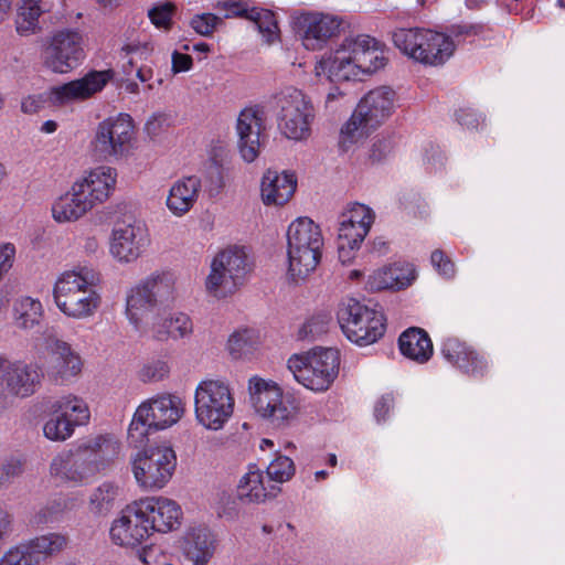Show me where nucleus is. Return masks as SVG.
<instances>
[{
    "label": "nucleus",
    "mask_w": 565,
    "mask_h": 565,
    "mask_svg": "<svg viewBox=\"0 0 565 565\" xmlns=\"http://www.w3.org/2000/svg\"><path fill=\"white\" fill-rule=\"evenodd\" d=\"M216 550V537L207 527L192 529L184 545L185 557L192 565H207Z\"/></svg>",
    "instance_id": "nucleus-29"
},
{
    "label": "nucleus",
    "mask_w": 565,
    "mask_h": 565,
    "mask_svg": "<svg viewBox=\"0 0 565 565\" xmlns=\"http://www.w3.org/2000/svg\"><path fill=\"white\" fill-rule=\"evenodd\" d=\"M148 524L154 532L167 533L180 525L182 511L173 500L168 498H147L138 501Z\"/></svg>",
    "instance_id": "nucleus-22"
},
{
    "label": "nucleus",
    "mask_w": 565,
    "mask_h": 565,
    "mask_svg": "<svg viewBox=\"0 0 565 565\" xmlns=\"http://www.w3.org/2000/svg\"><path fill=\"white\" fill-rule=\"evenodd\" d=\"M221 22V18L213 13H201L191 19L190 25L198 34L211 36Z\"/></svg>",
    "instance_id": "nucleus-53"
},
{
    "label": "nucleus",
    "mask_w": 565,
    "mask_h": 565,
    "mask_svg": "<svg viewBox=\"0 0 565 565\" xmlns=\"http://www.w3.org/2000/svg\"><path fill=\"white\" fill-rule=\"evenodd\" d=\"M119 493V488L111 481H104L89 495L88 508L95 514L108 513Z\"/></svg>",
    "instance_id": "nucleus-42"
},
{
    "label": "nucleus",
    "mask_w": 565,
    "mask_h": 565,
    "mask_svg": "<svg viewBox=\"0 0 565 565\" xmlns=\"http://www.w3.org/2000/svg\"><path fill=\"white\" fill-rule=\"evenodd\" d=\"M401 353L418 363L427 362L433 355V343L428 334L419 328H409L398 339Z\"/></svg>",
    "instance_id": "nucleus-34"
},
{
    "label": "nucleus",
    "mask_w": 565,
    "mask_h": 565,
    "mask_svg": "<svg viewBox=\"0 0 565 565\" xmlns=\"http://www.w3.org/2000/svg\"><path fill=\"white\" fill-rule=\"evenodd\" d=\"M153 50L150 43H128L122 47V51L129 54H140V56H147Z\"/></svg>",
    "instance_id": "nucleus-64"
},
{
    "label": "nucleus",
    "mask_w": 565,
    "mask_h": 565,
    "mask_svg": "<svg viewBox=\"0 0 565 565\" xmlns=\"http://www.w3.org/2000/svg\"><path fill=\"white\" fill-rule=\"evenodd\" d=\"M391 142L386 139L376 140L370 150L369 158L373 163L380 162L391 152Z\"/></svg>",
    "instance_id": "nucleus-60"
},
{
    "label": "nucleus",
    "mask_w": 565,
    "mask_h": 565,
    "mask_svg": "<svg viewBox=\"0 0 565 565\" xmlns=\"http://www.w3.org/2000/svg\"><path fill=\"white\" fill-rule=\"evenodd\" d=\"M52 408L54 413H61L74 423L75 426L86 425L89 422V408L87 404L77 396H63L55 401Z\"/></svg>",
    "instance_id": "nucleus-40"
},
{
    "label": "nucleus",
    "mask_w": 565,
    "mask_h": 565,
    "mask_svg": "<svg viewBox=\"0 0 565 565\" xmlns=\"http://www.w3.org/2000/svg\"><path fill=\"white\" fill-rule=\"evenodd\" d=\"M174 11L175 6L171 2H166L150 9L148 17L157 28L169 30L171 28Z\"/></svg>",
    "instance_id": "nucleus-51"
},
{
    "label": "nucleus",
    "mask_w": 565,
    "mask_h": 565,
    "mask_svg": "<svg viewBox=\"0 0 565 565\" xmlns=\"http://www.w3.org/2000/svg\"><path fill=\"white\" fill-rule=\"evenodd\" d=\"M93 209L89 200L72 185L70 192L60 196L52 205V215L56 222H74Z\"/></svg>",
    "instance_id": "nucleus-32"
},
{
    "label": "nucleus",
    "mask_w": 565,
    "mask_h": 565,
    "mask_svg": "<svg viewBox=\"0 0 565 565\" xmlns=\"http://www.w3.org/2000/svg\"><path fill=\"white\" fill-rule=\"evenodd\" d=\"M0 565H36V559L30 554L25 544L11 547L0 558Z\"/></svg>",
    "instance_id": "nucleus-50"
},
{
    "label": "nucleus",
    "mask_w": 565,
    "mask_h": 565,
    "mask_svg": "<svg viewBox=\"0 0 565 565\" xmlns=\"http://www.w3.org/2000/svg\"><path fill=\"white\" fill-rule=\"evenodd\" d=\"M43 316V307L39 299L23 296L13 302V320L18 328L32 329Z\"/></svg>",
    "instance_id": "nucleus-39"
},
{
    "label": "nucleus",
    "mask_w": 565,
    "mask_h": 565,
    "mask_svg": "<svg viewBox=\"0 0 565 565\" xmlns=\"http://www.w3.org/2000/svg\"><path fill=\"white\" fill-rule=\"evenodd\" d=\"M287 247H323L321 228L307 216L298 217L288 226Z\"/></svg>",
    "instance_id": "nucleus-33"
},
{
    "label": "nucleus",
    "mask_w": 565,
    "mask_h": 565,
    "mask_svg": "<svg viewBox=\"0 0 565 565\" xmlns=\"http://www.w3.org/2000/svg\"><path fill=\"white\" fill-rule=\"evenodd\" d=\"M254 332L248 329L235 331L227 341V349L234 359L252 353L255 344Z\"/></svg>",
    "instance_id": "nucleus-48"
},
{
    "label": "nucleus",
    "mask_w": 565,
    "mask_h": 565,
    "mask_svg": "<svg viewBox=\"0 0 565 565\" xmlns=\"http://www.w3.org/2000/svg\"><path fill=\"white\" fill-rule=\"evenodd\" d=\"M45 65L55 73H67L85 57L82 34L76 30L57 31L45 49Z\"/></svg>",
    "instance_id": "nucleus-16"
},
{
    "label": "nucleus",
    "mask_w": 565,
    "mask_h": 565,
    "mask_svg": "<svg viewBox=\"0 0 565 565\" xmlns=\"http://www.w3.org/2000/svg\"><path fill=\"white\" fill-rule=\"evenodd\" d=\"M50 472L54 477L75 484L89 483L102 473L79 444L55 456L51 462Z\"/></svg>",
    "instance_id": "nucleus-18"
},
{
    "label": "nucleus",
    "mask_w": 565,
    "mask_h": 565,
    "mask_svg": "<svg viewBox=\"0 0 565 565\" xmlns=\"http://www.w3.org/2000/svg\"><path fill=\"white\" fill-rule=\"evenodd\" d=\"M441 354L452 366L471 376H483L488 362L475 349L457 338H447L441 344Z\"/></svg>",
    "instance_id": "nucleus-21"
},
{
    "label": "nucleus",
    "mask_w": 565,
    "mask_h": 565,
    "mask_svg": "<svg viewBox=\"0 0 565 565\" xmlns=\"http://www.w3.org/2000/svg\"><path fill=\"white\" fill-rule=\"evenodd\" d=\"M41 3L42 0H23L15 19L18 33L28 34L39 28V18L44 12Z\"/></svg>",
    "instance_id": "nucleus-43"
},
{
    "label": "nucleus",
    "mask_w": 565,
    "mask_h": 565,
    "mask_svg": "<svg viewBox=\"0 0 565 565\" xmlns=\"http://www.w3.org/2000/svg\"><path fill=\"white\" fill-rule=\"evenodd\" d=\"M377 44L374 38L365 34L345 39L340 49L319 62L317 74H327L330 82L350 81L358 76L356 70L372 74L386 63Z\"/></svg>",
    "instance_id": "nucleus-1"
},
{
    "label": "nucleus",
    "mask_w": 565,
    "mask_h": 565,
    "mask_svg": "<svg viewBox=\"0 0 565 565\" xmlns=\"http://www.w3.org/2000/svg\"><path fill=\"white\" fill-rule=\"evenodd\" d=\"M172 72L178 74L181 72H188L193 66V60L190 55L174 51L171 56Z\"/></svg>",
    "instance_id": "nucleus-61"
},
{
    "label": "nucleus",
    "mask_w": 565,
    "mask_h": 565,
    "mask_svg": "<svg viewBox=\"0 0 565 565\" xmlns=\"http://www.w3.org/2000/svg\"><path fill=\"white\" fill-rule=\"evenodd\" d=\"M149 244V233L146 225L141 223L118 222L113 228L110 247H127L139 245L143 247Z\"/></svg>",
    "instance_id": "nucleus-36"
},
{
    "label": "nucleus",
    "mask_w": 565,
    "mask_h": 565,
    "mask_svg": "<svg viewBox=\"0 0 565 565\" xmlns=\"http://www.w3.org/2000/svg\"><path fill=\"white\" fill-rule=\"evenodd\" d=\"M64 508L65 504H62L61 502H54L53 504L41 509L34 516V523L42 525L56 521L57 514H60Z\"/></svg>",
    "instance_id": "nucleus-58"
},
{
    "label": "nucleus",
    "mask_w": 565,
    "mask_h": 565,
    "mask_svg": "<svg viewBox=\"0 0 565 565\" xmlns=\"http://www.w3.org/2000/svg\"><path fill=\"white\" fill-rule=\"evenodd\" d=\"M216 8L226 11L225 18H244L249 20L252 8L243 0L218 1Z\"/></svg>",
    "instance_id": "nucleus-55"
},
{
    "label": "nucleus",
    "mask_w": 565,
    "mask_h": 565,
    "mask_svg": "<svg viewBox=\"0 0 565 565\" xmlns=\"http://www.w3.org/2000/svg\"><path fill=\"white\" fill-rule=\"evenodd\" d=\"M430 262L441 277L446 279L454 278L456 274L455 264L443 249H435L431 253Z\"/></svg>",
    "instance_id": "nucleus-54"
},
{
    "label": "nucleus",
    "mask_w": 565,
    "mask_h": 565,
    "mask_svg": "<svg viewBox=\"0 0 565 565\" xmlns=\"http://www.w3.org/2000/svg\"><path fill=\"white\" fill-rule=\"evenodd\" d=\"M262 128L263 118L258 108L249 107L241 111L236 130L239 152L246 162H253L258 157Z\"/></svg>",
    "instance_id": "nucleus-24"
},
{
    "label": "nucleus",
    "mask_w": 565,
    "mask_h": 565,
    "mask_svg": "<svg viewBox=\"0 0 565 565\" xmlns=\"http://www.w3.org/2000/svg\"><path fill=\"white\" fill-rule=\"evenodd\" d=\"M249 20L254 22L258 32L268 44L278 38L279 28L273 11L260 8H252Z\"/></svg>",
    "instance_id": "nucleus-44"
},
{
    "label": "nucleus",
    "mask_w": 565,
    "mask_h": 565,
    "mask_svg": "<svg viewBox=\"0 0 565 565\" xmlns=\"http://www.w3.org/2000/svg\"><path fill=\"white\" fill-rule=\"evenodd\" d=\"M169 373L167 362L158 360L153 361L142 369V376L148 381H160Z\"/></svg>",
    "instance_id": "nucleus-59"
},
{
    "label": "nucleus",
    "mask_w": 565,
    "mask_h": 565,
    "mask_svg": "<svg viewBox=\"0 0 565 565\" xmlns=\"http://www.w3.org/2000/svg\"><path fill=\"white\" fill-rule=\"evenodd\" d=\"M83 362L81 356L72 350L71 345L63 341L55 343L49 374L55 381L65 382L82 372Z\"/></svg>",
    "instance_id": "nucleus-30"
},
{
    "label": "nucleus",
    "mask_w": 565,
    "mask_h": 565,
    "mask_svg": "<svg viewBox=\"0 0 565 565\" xmlns=\"http://www.w3.org/2000/svg\"><path fill=\"white\" fill-rule=\"evenodd\" d=\"M42 377L39 365L0 354V408L7 407L13 398L33 395Z\"/></svg>",
    "instance_id": "nucleus-14"
},
{
    "label": "nucleus",
    "mask_w": 565,
    "mask_h": 565,
    "mask_svg": "<svg viewBox=\"0 0 565 565\" xmlns=\"http://www.w3.org/2000/svg\"><path fill=\"white\" fill-rule=\"evenodd\" d=\"M201 189V180L195 177H186L178 180L170 189L167 206L175 215H183L194 205Z\"/></svg>",
    "instance_id": "nucleus-31"
},
{
    "label": "nucleus",
    "mask_w": 565,
    "mask_h": 565,
    "mask_svg": "<svg viewBox=\"0 0 565 565\" xmlns=\"http://www.w3.org/2000/svg\"><path fill=\"white\" fill-rule=\"evenodd\" d=\"M250 270L245 249H221L211 263L205 290L213 298L225 299L238 290Z\"/></svg>",
    "instance_id": "nucleus-9"
},
{
    "label": "nucleus",
    "mask_w": 565,
    "mask_h": 565,
    "mask_svg": "<svg viewBox=\"0 0 565 565\" xmlns=\"http://www.w3.org/2000/svg\"><path fill=\"white\" fill-rule=\"evenodd\" d=\"M100 274L92 266L77 265L63 271L53 286V299L57 308L65 306L75 295L84 288L98 286Z\"/></svg>",
    "instance_id": "nucleus-20"
},
{
    "label": "nucleus",
    "mask_w": 565,
    "mask_h": 565,
    "mask_svg": "<svg viewBox=\"0 0 565 565\" xmlns=\"http://www.w3.org/2000/svg\"><path fill=\"white\" fill-rule=\"evenodd\" d=\"M248 390L255 412L275 428L289 427L296 419L298 407L290 395L273 381L258 376L249 380Z\"/></svg>",
    "instance_id": "nucleus-8"
},
{
    "label": "nucleus",
    "mask_w": 565,
    "mask_h": 565,
    "mask_svg": "<svg viewBox=\"0 0 565 565\" xmlns=\"http://www.w3.org/2000/svg\"><path fill=\"white\" fill-rule=\"evenodd\" d=\"M392 41L402 53L431 66L445 64L455 51L448 35L424 28L397 29L392 33Z\"/></svg>",
    "instance_id": "nucleus-3"
},
{
    "label": "nucleus",
    "mask_w": 565,
    "mask_h": 565,
    "mask_svg": "<svg viewBox=\"0 0 565 565\" xmlns=\"http://www.w3.org/2000/svg\"><path fill=\"white\" fill-rule=\"evenodd\" d=\"M393 402L394 398L392 394H385L376 402L374 407V416L379 423L386 419V415L392 408Z\"/></svg>",
    "instance_id": "nucleus-62"
},
{
    "label": "nucleus",
    "mask_w": 565,
    "mask_h": 565,
    "mask_svg": "<svg viewBox=\"0 0 565 565\" xmlns=\"http://www.w3.org/2000/svg\"><path fill=\"white\" fill-rule=\"evenodd\" d=\"M193 331V324L190 317L183 312L173 313L166 318L162 322H154L152 327V335L159 341L168 338L182 339Z\"/></svg>",
    "instance_id": "nucleus-37"
},
{
    "label": "nucleus",
    "mask_w": 565,
    "mask_h": 565,
    "mask_svg": "<svg viewBox=\"0 0 565 565\" xmlns=\"http://www.w3.org/2000/svg\"><path fill=\"white\" fill-rule=\"evenodd\" d=\"M23 471L20 459L10 458L0 465V486H7L18 478Z\"/></svg>",
    "instance_id": "nucleus-56"
},
{
    "label": "nucleus",
    "mask_w": 565,
    "mask_h": 565,
    "mask_svg": "<svg viewBox=\"0 0 565 565\" xmlns=\"http://www.w3.org/2000/svg\"><path fill=\"white\" fill-rule=\"evenodd\" d=\"M280 490V486L270 480L265 482L264 472L256 465H249L247 472L238 481L237 497L248 503H262L275 498Z\"/></svg>",
    "instance_id": "nucleus-27"
},
{
    "label": "nucleus",
    "mask_w": 565,
    "mask_h": 565,
    "mask_svg": "<svg viewBox=\"0 0 565 565\" xmlns=\"http://www.w3.org/2000/svg\"><path fill=\"white\" fill-rule=\"evenodd\" d=\"M374 217L369 206L349 204L338 216V247H359L369 234Z\"/></svg>",
    "instance_id": "nucleus-19"
},
{
    "label": "nucleus",
    "mask_w": 565,
    "mask_h": 565,
    "mask_svg": "<svg viewBox=\"0 0 565 565\" xmlns=\"http://www.w3.org/2000/svg\"><path fill=\"white\" fill-rule=\"evenodd\" d=\"M67 544V537L60 533H49L38 536L25 543L30 554L36 559L39 564L41 558L51 556L61 552Z\"/></svg>",
    "instance_id": "nucleus-41"
},
{
    "label": "nucleus",
    "mask_w": 565,
    "mask_h": 565,
    "mask_svg": "<svg viewBox=\"0 0 565 565\" xmlns=\"http://www.w3.org/2000/svg\"><path fill=\"white\" fill-rule=\"evenodd\" d=\"M184 412L180 397L171 394L158 395L142 403L128 428V439L135 447L145 445L151 430L166 429L175 424Z\"/></svg>",
    "instance_id": "nucleus-5"
},
{
    "label": "nucleus",
    "mask_w": 565,
    "mask_h": 565,
    "mask_svg": "<svg viewBox=\"0 0 565 565\" xmlns=\"http://www.w3.org/2000/svg\"><path fill=\"white\" fill-rule=\"evenodd\" d=\"M278 126L281 132L292 140H303L310 136L315 109L311 100L295 87L282 89L277 96Z\"/></svg>",
    "instance_id": "nucleus-12"
},
{
    "label": "nucleus",
    "mask_w": 565,
    "mask_h": 565,
    "mask_svg": "<svg viewBox=\"0 0 565 565\" xmlns=\"http://www.w3.org/2000/svg\"><path fill=\"white\" fill-rule=\"evenodd\" d=\"M137 484L148 491L164 488L177 468V455L170 446L138 450L130 459Z\"/></svg>",
    "instance_id": "nucleus-11"
},
{
    "label": "nucleus",
    "mask_w": 565,
    "mask_h": 565,
    "mask_svg": "<svg viewBox=\"0 0 565 565\" xmlns=\"http://www.w3.org/2000/svg\"><path fill=\"white\" fill-rule=\"evenodd\" d=\"M116 177L117 173L114 168L102 166L93 169L82 180L76 181L74 185L85 195V199L89 200L94 207L109 198L116 184Z\"/></svg>",
    "instance_id": "nucleus-25"
},
{
    "label": "nucleus",
    "mask_w": 565,
    "mask_h": 565,
    "mask_svg": "<svg viewBox=\"0 0 565 565\" xmlns=\"http://www.w3.org/2000/svg\"><path fill=\"white\" fill-rule=\"evenodd\" d=\"M394 103L395 92L391 87L381 86L370 90L342 126L339 148L347 152L359 140L367 137L392 115Z\"/></svg>",
    "instance_id": "nucleus-2"
},
{
    "label": "nucleus",
    "mask_w": 565,
    "mask_h": 565,
    "mask_svg": "<svg viewBox=\"0 0 565 565\" xmlns=\"http://www.w3.org/2000/svg\"><path fill=\"white\" fill-rule=\"evenodd\" d=\"M288 274L294 281L305 279L320 262V249H287Z\"/></svg>",
    "instance_id": "nucleus-38"
},
{
    "label": "nucleus",
    "mask_w": 565,
    "mask_h": 565,
    "mask_svg": "<svg viewBox=\"0 0 565 565\" xmlns=\"http://www.w3.org/2000/svg\"><path fill=\"white\" fill-rule=\"evenodd\" d=\"M340 23L333 17L322 13H306L297 20L298 33L308 50H318L339 30Z\"/></svg>",
    "instance_id": "nucleus-23"
},
{
    "label": "nucleus",
    "mask_w": 565,
    "mask_h": 565,
    "mask_svg": "<svg viewBox=\"0 0 565 565\" xmlns=\"http://www.w3.org/2000/svg\"><path fill=\"white\" fill-rule=\"evenodd\" d=\"M110 79L109 71H92L78 79L51 87L39 95H30L21 103L25 114H35L46 106L62 107L90 98L100 92Z\"/></svg>",
    "instance_id": "nucleus-4"
},
{
    "label": "nucleus",
    "mask_w": 565,
    "mask_h": 565,
    "mask_svg": "<svg viewBox=\"0 0 565 565\" xmlns=\"http://www.w3.org/2000/svg\"><path fill=\"white\" fill-rule=\"evenodd\" d=\"M331 315L328 311H319L309 317L298 331V338L301 340H316L329 330Z\"/></svg>",
    "instance_id": "nucleus-47"
},
{
    "label": "nucleus",
    "mask_w": 565,
    "mask_h": 565,
    "mask_svg": "<svg viewBox=\"0 0 565 565\" xmlns=\"http://www.w3.org/2000/svg\"><path fill=\"white\" fill-rule=\"evenodd\" d=\"M235 401L230 386L217 380L199 383L194 395L195 417L207 429L220 430L234 413Z\"/></svg>",
    "instance_id": "nucleus-10"
},
{
    "label": "nucleus",
    "mask_w": 565,
    "mask_h": 565,
    "mask_svg": "<svg viewBox=\"0 0 565 565\" xmlns=\"http://www.w3.org/2000/svg\"><path fill=\"white\" fill-rule=\"evenodd\" d=\"M173 286L174 276L171 273H161L150 276L129 290L126 316L137 330L142 317L157 306L159 299L169 297Z\"/></svg>",
    "instance_id": "nucleus-15"
},
{
    "label": "nucleus",
    "mask_w": 565,
    "mask_h": 565,
    "mask_svg": "<svg viewBox=\"0 0 565 565\" xmlns=\"http://www.w3.org/2000/svg\"><path fill=\"white\" fill-rule=\"evenodd\" d=\"M135 135L131 116L119 114L97 125L90 146L94 154L99 159H119L130 151Z\"/></svg>",
    "instance_id": "nucleus-13"
},
{
    "label": "nucleus",
    "mask_w": 565,
    "mask_h": 565,
    "mask_svg": "<svg viewBox=\"0 0 565 565\" xmlns=\"http://www.w3.org/2000/svg\"><path fill=\"white\" fill-rule=\"evenodd\" d=\"M75 425L61 413L51 416L43 426L44 436L53 441H64L74 434Z\"/></svg>",
    "instance_id": "nucleus-45"
},
{
    "label": "nucleus",
    "mask_w": 565,
    "mask_h": 565,
    "mask_svg": "<svg viewBox=\"0 0 565 565\" xmlns=\"http://www.w3.org/2000/svg\"><path fill=\"white\" fill-rule=\"evenodd\" d=\"M394 279L395 290H402L409 287L417 278V271L413 264L397 262L390 265Z\"/></svg>",
    "instance_id": "nucleus-49"
},
{
    "label": "nucleus",
    "mask_w": 565,
    "mask_h": 565,
    "mask_svg": "<svg viewBox=\"0 0 565 565\" xmlns=\"http://www.w3.org/2000/svg\"><path fill=\"white\" fill-rule=\"evenodd\" d=\"M297 189V178L292 172L267 170L260 184V195L265 205H284Z\"/></svg>",
    "instance_id": "nucleus-26"
},
{
    "label": "nucleus",
    "mask_w": 565,
    "mask_h": 565,
    "mask_svg": "<svg viewBox=\"0 0 565 565\" xmlns=\"http://www.w3.org/2000/svg\"><path fill=\"white\" fill-rule=\"evenodd\" d=\"M295 472L296 467L292 459L281 454H276L266 468L268 479L277 486L289 481Z\"/></svg>",
    "instance_id": "nucleus-46"
},
{
    "label": "nucleus",
    "mask_w": 565,
    "mask_h": 565,
    "mask_svg": "<svg viewBox=\"0 0 565 565\" xmlns=\"http://www.w3.org/2000/svg\"><path fill=\"white\" fill-rule=\"evenodd\" d=\"M151 535L152 527L148 524L138 501L122 509L109 529L111 542L121 547H137Z\"/></svg>",
    "instance_id": "nucleus-17"
},
{
    "label": "nucleus",
    "mask_w": 565,
    "mask_h": 565,
    "mask_svg": "<svg viewBox=\"0 0 565 565\" xmlns=\"http://www.w3.org/2000/svg\"><path fill=\"white\" fill-rule=\"evenodd\" d=\"M337 316L344 335L360 347L375 343L386 330V318L383 311L354 298L343 300Z\"/></svg>",
    "instance_id": "nucleus-6"
},
{
    "label": "nucleus",
    "mask_w": 565,
    "mask_h": 565,
    "mask_svg": "<svg viewBox=\"0 0 565 565\" xmlns=\"http://www.w3.org/2000/svg\"><path fill=\"white\" fill-rule=\"evenodd\" d=\"M340 354L331 348H315L305 355L288 360V370L305 387L322 392L329 388L339 374Z\"/></svg>",
    "instance_id": "nucleus-7"
},
{
    "label": "nucleus",
    "mask_w": 565,
    "mask_h": 565,
    "mask_svg": "<svg viewBox=\"0 0 565 565\" xmlns=\"http://www.w3.org/2000/svg\"><path fill=\"white\" fill-rule=\"evenodd\" d=\"M209 177L211 180V185L215 190H220L224 186V180H223V168L217 164L216 162H213L209 167Z\"/></svg>",
    "instance_id": "nucleus-63"
},
{
    "label": "nucleus",
    "mask_w": 565,
    "mask_h": 565,
    "mask_svg": "<svg viewBox=\"0 0 565 565\" xmlns=\"http://www.w3.org/2000/svg\"><path fill=\"white\" fill-rule=\"evenodd\" d=\"M456 120L467 129H478L484 118L472 108H462L456 113Z\"/></svg>",
    "instance_id": "nucleus-57"
},
{
    "label": "nucleus",
    "mask_w": 565,
    "mask_h": 565,
    "mask_svg": "<svg viewBox=\"0 0 565 565\" xmlns=\"http://www.w3.org/2000/svg\"><path fill=\"white\" fill-rule=\"evenodd\" d=\"M100 472L108 470L119 459L121 441L114 434H99L79 444Z\"/></svg>",
    "instance_id": "nucleus-28"
},
{
    "label": "nucleus",
    "mask_w": 565,
    "mask_h": 565,
    "mask_svg": "<svg viewBox=\"0 0 565 565\" xmlns=\"http://www.w3.org/2000/svg\"><path fill=\"white\" fill-rule=\"evenodd\" d=\"M366 287L371 291L395 290L390 266H384L371 274L367 278Z\"/></svg>",
    "instance_id": "nucleus-52"
},
{
    "label": "nucleus",
    "mask_w": 565,
    "mask_h": 565,
    "mask_svg": "<svg viewBox=\"0 0 565 565\" xmlns=\"http://www.w3.org/2000/svg\"><path fill=\"white\" fill-rule=\"evenodd\" d=\"M97 286H89L70 299L58 309L65 316L73 319H85L93 316L100 306L102 297Z\"/></svg>",
    "instance_id": "nucleus-35"
}]
</instances>
